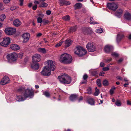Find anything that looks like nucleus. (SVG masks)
<instances>
[{"instance_id":"obj_1","label":"nucleus","mask_w":131,"mask_h":131,"mask_svg":"<svg viewBox=\"0 0 131 131\" xmlns=\"http://www.w3.org/2000/svg\"><path fill=\"white\" fill-rule=\"evenodd\" d=\"M18 91L22 92V95L17 96L16 98L17 101L20 102L26 100V98H32L34 96V91L32 89H27L25 90L23 87L20 88L18 89Z\"/></svg>"},{"instance_id":"obj_2","label":"nucleus","mask_w":131,"mask_h":131,"mask_svg":"<svg viewBox=\"0 0 131 131\" xmlns=\"http://www.w3.org/2000/svg\"><path fill=\"white\" fill-rule=\"evenodd\" d=\"M45 64L46 66L41 72V74L44 76H49L51 74V71H54L55 67L52 60L47 61Z\"/></svg>"},{"instance_id":"obj_3","label":"nucleus","mask_w":131,"mask_h":131,"mask_svg":"<svg viewBox=\"0 0 131 131\" xmlns=\"http://www.w3.org/2000/svg\"><path fill=\"white\" fill-rule=\"evenodd\" d=\"M58 79L61 83L64 84H69L71 82V78L66 73L59 76Z\"/></svg>"},{"instance_id":"obj_4","label":"nucleus","mask_w":131,"mask_h":131,"mask_svg":"<svg viewBox=\"0 0 131 131\" xmlns=\"http://www.w3.org/2000/svg\"><path fill=\"white\" fill-rule=\"evenodd\" d=\"M59 60L62 63L68 64L71 62L72 59V57L70 55L65 53L61 55Z\"/></svg>"},{"instance_id":"obj_5","label":"nucleus","mask_w":131,"mask_h":131,"mask_svg":"<svg viewBox=\"0 0 131 131\" xmlns=\"http://www.w3.org/2000/svg\"><path fill=\"white\" fill-rule=\"evenodd\" d=\"M17 56L15 53H11L7 56L6 58L9 61H15L17 60Z\"/></svg>"},{"instance_id":"obj_6","label":"nucleus","mask_w":131,"mask_h":131,"mask_svg":"<svg viewBox=\"0 0 131 131\" xmlns=\"http://www.w3.org/2000/svg\"><path fill=\"white\" fill-rule=\"evenodd\" d=\"M88 51L90 52H93L96 50V47L95 44L92 42H88L86 46Z\"/></svg>"},{"instance_id":"obj_7","label":"nucleus","mask_w":131,"mask_h":131,"mask_svg":"<svg viewBox=\"0 0 131 131\" xmlns=\"http://www.w3.org/2000/svg\"><path fill=\"white\" fill-rule=\"evenodd\" d=\"M16 31L15 28H7L5 29V31L6 34L8 35H12L14 34Z\"/></svg>"},{"instance_id":"obj_8","label":"nucleus","mask_w":131,"mask_h":131,"mask_svg":"<svg viewBox=\"0 0 131 131\" xmlns=\"http://www.w3.org/2000/svg\"><path fill=\"white\" fill-rule=\"evenodd\" d=\"M32 63H36L40 61L41 56L40 54H36L32 56Z\"/></svg>"},{"instance_id":"obj_9","label":"nucleus","mask_w":131,"mask_h":131,"mask_svg":"<svg viewBox=\"0 0 131 131\" xmlns=\"http://www.w3.org/2000/svg\"><path fill=\"white\" fill-rule=\"evenodd\" d=\"M10 43V38L7 37L3 38L2 42L0 43V45L4 47H7Z\"/></svg>"},{"instance_id":"obj_10","label":"nucleus","mask_w":131,"mask_h":131,"mask_svg":"<svg viewBox=\"0 0 131 131\" xmlns=\"http://www.w3.org/2000/svg\"><path fill=\"white\" fill-rule=\"evenodd\" d=\"M107 6L109 9L114 11L116 10L118 7L117 4L114 2L107 4Z\"/></svg>"},{"instance_id":"obj_11","label":"nucleus","mask_w":131,"mask_h":131,"mask_svg":"<svg viewBox=\"0 0 131 131\" xmlns=\"http://www.w3.org/2000/svg\"><path fill=\"white\" fill-rule=\"evenodd\" d=\"M22 37L23 39V43H26L29 40L30 37V35L29 33H25L22 35Z\"/></svg>"},{"instance_id":"obj_12","label":"nucleus","mask_w":131,"mask_h":131,"mask_svg":"<svg viewBox=\"0 0 131 131\" xmlns=\"http://www.w3.org/2000/svg\"><path fill=\"white\" fill-rule=\"evenodd\" d=\"M9 78L6 76L4 77L0 82V84L2 85L6 84L9 82Z\"/></svg>"},{"instance_id":"obj_13","label":"nucleus","mask_w":131,"mask_h":131,"mask_svg":"<svg viewBox=\"0 0 131 131\" xmlns=\"http://www.w3.org/2000/svg\"><path fill=\"white\" fill-rule=\"evenodd\" d=\"M124 35L122 33H119L117 35L116 38V41L118 43L124 37Z\"/></svg>"},{"instance_id":"obj_14","label":"nucleus","mask_w":131,"mask_h":131,"mask_svg":"<svg viewBox=\"0 0 131 131\" xmlns=\"http://www.w3.org/2000/svg\"><path fill=\"white\" fill-rule=\"evenodd\" d=\"M113 49V47L110 45H106L104 49L106 53L109 52Z\"/></svg>"},{"instance_id":"obj_15","label":"nucleus","mask_w":131,"mask_h":131,"mask_svg":"<svg viewBox=\"0 0 131 131\" xmlns=\"http://www.w3.org/2000/svg\"><path fill=\"white\" fill-rule=\"evenodd\" d=\"M124 18L126 20L129 21L131 20V14L128 12H127L124 14Z\"/></svg>"},{"instance_id":"obj_16","label":"nucleus","mask_w":131,"mask_h":131,"mask_svg":"<svg viewBox=\"0 0 131 131\" xmlns=\"http://www.w3.org/2000/svg\"><path fill=\"white\" fill-rule=\"evenodd\" d=\"M10 48L15 51L17 50L20 49V47L18 45L16 44H12L10 46Z\"/></svg>"},{"instance_id":"obj_17","label":"nucleus","mask_w":131,"mask_h":131,"mask_svg":"<svg viewBox=\"0 0 131 131\" xmlns=\"http://www.w3.org/2000/svg\"><path fill=\"white\" fill-rule=\"evenodd\" d=\"M87 99V101L89 104L92 105H94V101L93 99L90 97H88Z\"/></svg>"},{"instance_id":"obj_18","label":"nucleus","mask_w":131,"mask_h":131,"mask_svg":"<svg viewBox=\"0 0 131 131\" xmlns=\"http://www.w3.org/2000/svg\"><path fill=\"white\" fill-rule=\"evenodd\" d=\"M87 52L86 50L83 48L82 47V48L79 53L78 56L81 57L85 54Z\"/></svg>"},{"instance_id":"obj_19","label":"nucleus","mask_w":131,"mask_h":131,"mask_svg":"<svg viewBox=\"0 0 131 131\" xmlns=\"http://www.w3.org/2000/svg\"><path fill=\"white\" fill-rule=\"evenodd\" d=\"M123 13V10L122 9H119L117 10L115 15L118 17H120L122 16Z\"/></svg>"},{"instance_id":"obj_20","label":"nucleus","mask_w":131,"mask_h":131,"mask_svg":"<svg viewBox=\"0 0 131 131\" xmlns=\"http://www.w3.org/2000/svg\"><path fill=\"white\" fill-rule=\"evenodd\" d=\"M21 24V22L18 19L15 20L13 22V24L15 26L18 27Z\"/></svg>"},{"instance_id":"obj_21","label":"nucleus","mask_w":131,"mask_h":131,"mask_svg":"<svg viewBox=\"0 0 131 131\" xmlns=\"http://www.w3.org/2000/svg\"><path fill=\"white\" fill-rule=\"evenodd\" d=\"M72 40L70 39H67L65 41V46L67 47L70 46L72 43Z\"/></svg>"},{"instance_id":"obj_22","label":"nucleus","mask_w":131,"mask_h":131,"mask_svg":"<svg viewBox=\"0 0 131 131\" xmlns=\"http://www.w3.org/2000/svg\"><path fill=\"white\" fill-rule=\"evenodd\" d=\"M78 97V95L76 94L71 95L70 97V99L72 101H74L77 99Z\"/></svg>"},{"instance_id":"obj_23","label":"nucleus","mask_w":131,"mask_h":131,"mask_svg":"<svg viewBox=\"0 0 131 131\" xmlns=\"http://www.w3.org/2000/svg\"><path fill=\"white\" fill-rule=\"evenodd\" d=\"M31 68L37 70L39 69V65L38 63H32L31 66Z\"/></svg>"},{"instance_id":"obj_24","label":"nucleus","mask_w":131,"mask_h":131,"mask_svg":"<svg viewBox=\"0 0 131 131\" xmlns=\"http://www.w3.org/2000/svg\"><path fill=\"white\" fill-rule=\"evenodd\" d=\"M81 48L82 47H77L74 52L78 56L80 50L81 49Z\"/></svg>"},{"instance_id":"obj_25","label":"nucleus","mask_w":131,"mask_h":131,"mask_svg":"<svg viewBox=\"0 0 131 131\" xmlns=\"http://www.w3.org/2000/svg\"><path fill=\"white\" fill-rule=\"evenodd\" d=\"M82 7V4L81 3H76L74 5V8L75 9H80Z\"/></svg>"},{"instance_id":"obj_26","label":"nucleus","mask_w":131,"mask_h":131,"mask_svg":"<svg viewBox=\"0 0 131 131\" xmlns=\"http://www.w3.org/2000/svg\"><path fill=\"white\" fill-rule=\"evenodd\" d=\"M77 28V27L76 26H75L71 27L69 30V32H71L75 31L76 30Z\"/></svg>"},{"instance_id":"obj_27","label":"nucleus","mask_w":131,"mask_h":131,"mask_svg":"<svg viewBox=\"0 0 131 131\" xmlns=\"http://www.w3.org/2000/svg\"><path fill=\"white\" fill-rule=\"evenodd\" d=\"M38 50L39 52L43 53H45L46 52V50L45 48H39L38 49Z\"/></svg>"},{"instance_id":"obj_28","label":"nucleus","mask_w":131,"mask_h":131,"mask_svg":"<svg viewBox=\"0 0 131 131\" xmlns=\"http://www.w3.org/2000/svg\"><path fill=\"white\" fill-rule=\"evenodd\" d=\"M95 91L94 93V95L95 96H97L99 95V89H97L96 87L95 88Z\"/></svg>"},{"instance_id":"obj_29","label":"nucleus","mask_w":131,"mask_h":131,"mask_svg":"<svg viewBox=\"0 0 131 131\" xmlns=\"http://www.w3.org/2000/svg\"><path fill=\"white\" fill-rule=\"evenodd\" d=\"M43 94L47 97H49L50 96V94L47 91H46L43 92Z\"/></svg>"},{"instance_id":"obj_30","label":"nucleus","mask_w":131,"mask_h":131,"mask_svg":"<svg viewBox=\"0 0 131 131\" xmlns=\"http://www.w3.org/2000/svg\"><path fill=\"white\" fill-rule=\"evenodd\" d=\"M6 16L5 14H3L0 15V20L1 21H3L5 19Z\"/></svg>"},{"instance_id":"obj_31","label":"nucleus","mask_w":131,"mask_h":131,"mask_svg":"<svg viewBox=\"0 0 131 131\" xmlns=\"http://www.w3.org/2000/svg\"><path fill=\"white\" fill-rule=\"evenodd\" d=\"M62 18L65 21H68L70 19V17L69 15H66L63 17Z\"/></svg>"},{"instance_id":"obj_32","label":"nucleus","mask_w":131,"mask_h":131,"mask_svg":"<svg viewBox=\"0 0 131 131\" xmlns=\"http://www.w3.org/2000/svg\"><path fill=\"white\" fill-rule=\"evenodd\" d=\"M90 23L92 24H98L97 22L94 21V19L92 17L90 18Z\"/></svg>"},{"instance_id":"obj_33","label":"nucleus","mask_w":131,"mask_h":131,"mask_svg":"<svg viewBox=\"0 0 131 131\" xmlns=\"http://www.w3.org/2000/svg\"><path fill=\"white\" fill-rule=\"evenodd\" d=\"M115 104L117 106H120L121 105V103L120 101L119 100H117Z\"/></svg>"},{"instance_id":"obj_34","label":"nucleus","mask_w":131,"mask_h":131,"mask_svg":"<svg viewBox=\"0 0 131 131\" xmlns=\"http://www.w3.org/2000/svg\"><path fill=\"white\" fill-rule=\"evenodd\" d=\"M17 57H18L20 58H22L23 55V53L21 52L19 53L18 54L17 53Z\"/></svg>"},{"instance_id":"obj_35","label":"nucleus","mask_w":131,"mask_h":131,"mask_svg":"<svg viewBox=\"0 0 131 131\" xmlns=\"http://www.w3.org/2000/svg\"><path fill=\"white\" fill-rule=\"evenodd\" d=\"M108 82L107 80H105L103 82V84L105 86H107L108 85Z\"/></svg>"},{"instance_id":"obj_36","label":"nucleus","mask_w":131,"mask_h":131,"mask_svg":"<svg viewBox=\"0 0 131 131\" xmlns=\"http://www.w3.org/2000/svg\"><path fill=\"white\" fill-rule=\"evenodd\" d=\"M48 6V4L44 2H43L41 5H40V6L45 7H47Z\"/></svg>"},{"instance_id":"obj_37","label":"nucleus","mask_w":131,"mask_h":131,"mask_svg":"<svg viewBox=\"0 0 131 131\" xmlns=\"http://www.w3.org/2000/svg\"><path fill=\"white\" fill-rule=\"evenodd\" d=\"M97 84L100 87H101V83L100 80V79H97L96 81Z\"/></svg>"},{"instance_id":"obj_38","label":"nucleus","mask_w":131,"mask_h":131,"mask_svg":"<svg viewBox=\"0 0 131 131\" xmlns=\"http://www.w3.org/2000/svg\"><path fill=\"white\" fill-rule=\"evenodd\" d=\"M87 94H91L92 93V89L90 87L88 88L87 90Z\"/></svg>"},{"instance_id":"obj_39","label":"nucleus","mask_w":131,"mask_h":131,"mask_svg":"<svg viewBox=\"0 0 131 131\" xmlns=\"http://www.w3.org/2000/svg\"><path fill=\"white\" fill-rule=\"evenodd\" d=\"M103 31V30L102 28H100L96 30V32L98 33H101Z\"/></svg>"},{"instance_id":"obj_40","label":"nucleus","mask_w":131,"mask_h":131,"mask_svg":"<svg viewBox=\"0 0 131 131\" xmlns=\"http://www.w3.org/2000/svg\"><path fill=\"white\" fill-rule=\"evenodd\" d=\"M63 41H62L59 42V43H57V44H56L55 46V47H58L60 46L62 44V43L63 42Z\"/></svg>"},{"instance_id":"obj_41","label":"nucleus","mask_w":131,"mask_h":131,"mask_svg":"<svg viewBox=\"0 0 131 131\" xmlns=\"http://www.w3.org/2000/svg\"><path fill=\"white\" fill-rule=\"evenodd\" d=\"M60 4L61 6H62L64 5L65 0H59Z\"/></svg>"},{"instance_id":"obj_42","label":"nucleus","mask_w":131,"mask_h":131,"mask_svg":"<svg viewBox=\"0 0 131 131\" xmlns=\"http://www.w3.org/2000/svg\"><path fill=\"white\" fill-rule=\"evenodd\" d=\"M37 22L38 23H41L42 21V18L40 17H39L37 18Z\"/></svg>"},{"instance_id":"obj_43","label":"nucleus","mask_w":131,"mask_h":131,"mask_svg":"<svg viewBox=\"0 0 131 131\" xmlns=\"http://www.w3.org/2000/svg\"><path fill=\"white\" fill-rule=\"evenodd\" d=\"M111 55L112 56L115 57H117L118 56V54H117L116 52H112Z\"/></svg>"},{"instance_id":"obj_44","label":"nucleus","mask_w":131,"mask_h":131,"mask_svg":"<svg viewBox=\"0 0 131 131\" xmlns=\"http://www.w3.org/2000/svg\"><path fill=\"white\" fill-rule=\"evenodd\" d=\"M109 70V67H104L103 68V70L104 71H108Z\"/></svg>"},{"instance_id":"obj_45","label":"nucleus","mask_w":131,"mask_h":131,"mask_svg":"<svg viewBox=\"0 0 131 131\" xmlns=\"http://www.w3.org/2000/svg\"><path fill=\"white\" fill-rule=\"evenodd\" d=\"M70 4V3L68 1H66L65 0V2L64 3V5H69Z\"/></svg>"},{"instance_id":"obj_46","label":"nucleus","mask_w":131,"mask_h":131,"mask_svg":"<svg viewBox=\"0 0 131 131\" xmlns=\"http://www.w3.org/2000/svg\"><path fill=\"white\" fill-rule=\"evenodd\" d=\"M88 76L86 74H85L84 75L83 77V79L86 80L88 78Z\"/></svg>"},{"instance_id":"obj_47","label":"nucleus","mask_w":131,"mask_h":131,"mask_svg":"<svg viewBox=\"0 0 131 131\" xmlns=\"http://www.w3.org/2000/svg\"><path fill=\"white\" fill-rule=\"evenodd\" d=\"M11 0H3V1L4 3H9Z\"/></svg>"},{"instance_id":"obj_48","label":"nucleus","mask_w":131,"mask_h":131,"mask_svg":"<svg viewBox=\"0 0 131 131\" xmlns=\"http://www.w3.org/2000/svg\"><path fill=\"white\" fill-rule=\"evenodd\" d=\"M37 8V5L36 4L34 6L32 7V9L34 10H35Z\"/></svg>"},{"instance_id":"obj_49","label":"nucleus","mask_w":131,"mask_h":131,"mask_svg":"<svg viewBox=\"0 0 131 131\" xmlns=\"http://www.w3.org/2000/svg\"><path fill=\"white\" fill-rule=\"evenodd\" d=\"M23 1H24V0H19V2H20V6H22L23 5Z\"/></svg>"},{"instance_id":"obj_50","label":"nucleus","mask_w":131,"mask_h":131,"mask_svg":"<svg viewBox=\"0 0 131 131\" xmlns=\"http://www.w3.org/2000/svg\"><path fill=\"white\" fill-rule=\"evenodd\" d=\"M112 60V59L111 58H110L106 59L105 61L106 62H109L110 61H111Z\"/></svg>"},{"instance_id":"obj_51","label":"nucleus","mask_w":131,"mask_h":131,"mask_svg":"<svg viewBox=\"0 0 131 131\" xmlns=\"http://www.w3.org/2000/svg\"><path fill=\"white\" fill-rule=\"evenodd\" d=\"M105 73V72L103 71L100 72L99 74V75L101 76H104V74Z\"/></svg>"},{"instance_id":"obj_52","label":"nucleus","mask_w":131,"mask_h":131,"mask_svg":"<svg viewBox=\"0 0 131 131\" xmlns=\"http://www.w3.org/2000/svg\"><path fill=\"white\" fill-rule=\"evenodd\" d=\"M51 12L50 10H48L46 12V14L48 15H49L51 14Z\"/></svg>"},{"instance_id":"obj_53","label":"nucleus","mask_w":131,"mask_h":131,"mask_svg":"<svg viewBox=\"0 0 131 131\" xmlns=\"http://www.w3.org/2000/svg\"><path fill=\"white\" fill-rule=\"evenodd\" d=\"M42 35V34L41 33H38L36 35L37 37H40Z\"/></svg>"},{"instance_id":"obj_54","label":"nucleus","mask_w":131,"mask_h":131,"mask_svg":"<svg viewBox=\"0 0 131 131\" xmlns=\"http://www.w3.org/2000/svg\"><path fill=\"white\" fill-rule=\"evenodd\" d=\"M87 82V80L83 79L82 80L81 83L82 84H85Z\"/></svg>"},{"instance_id":"obj_55","label":"nucleus","mask_w":131,"mask_h":131,"mask_svg":"<svg viewBox=\"0 0 131 131\" xmlns=\"http://www.w3.org/2000/svg\"><path fill=\"white\" fill-rule=\"evenodd\" d=\"M100 66L101 67H103L105 66L103 62H101L100 63Z\"/></svg>"},{"instance_id":"obj_56","label":"nucleus","mask_w":131,"mask_h":131,"mask_svg":"<svg viewBox=\"0 0 131 131\" xmlns=\"http://www.w3.org/2000/svg\"><path fill=\"white\" fill-rule=\"evenodd\" d=\"M16 8L15 7H12L10 8V9L12 10H13L16 9Z\"/></svg>"},{"instance_id":"obj_57","label":"nucleus","mask_w":131,"mask_h":131,"mask_svg":"<svg viewBox=\"0 0 131 131\" xmlns=\"http://www.w3.org/2000/svg\"><path fill=\"white\" fill-rule=\"evenodd\" d=\"M83 99V97L82 96H81L80 97L79 99L78 100V101L79 102H80V101H82Z\"/></svg>"},{"instance_id":"obj_58","label":"nucleus","mask_w":131,"mask_h":131,"mask_svg":"<svg viewBox=\"0 0 131 131\" xmlns=\"http://www.w3.org/2000/svg\"><path fill=\"white\" fill-rule=\"evenodd\" d=\"M112 89H111L110 90V93L111 95H112L114 92V90Z\"/></svg>"},{"instance_id":"obj_59","label":"nucleus","mask_w":131,"mask_h":131,"mask_svg":"<svg viewBox=\"0 0 131 131\" xmlns=\"http://www.w3.org/2000/svg\"><path fill=\"white\" fill-rule=\"evenodd\" d=\"M127 104L128 105H131V102L129 100H128L127 101Z\"/></svg>"},{"instance_id":"obj_60","label":"nucleus","mask_w":131,"mask_h":131,"mask_svg":"<svg viewBox=\"0 0 131 131\" xmlns=\"http://www.w3.org/2000/svg\"><path fill=\"white\" fill-rule=\"evenodd\" d=\"M43 22H44L46 24H47L49 22V21L48 20H43Z\"/></svg>"},{"instance_id":"obj_61","label":"nucleus","mask_w":131,"mask_h":131,"mask_svg":"<svg viewBox=\"0 0 131 131\" xmlns=\"http://www.w3.org/2000/svg\"><path fill=\"white\" fill-rule=\"evenodd\" d=\"M123 60V59L122 58H121L119 59L118 61V63H120Z\"/></svg>"},{"instance_id":"obj_62","label":"nucleus","mask_w":131,"mask_h":131,"mask_svg":"<svg viewBox=\"0 0 131 131\" xmlns=\"http://www.w3.org/2000/svg\"><path fill=\"white\" fill-rule=\"evenodd\" d=\"M128 83H126L124 84V86L125 87H127V85H128Z\"/></svg>"},{"instance_id":"obj_63","label":"nucleus","mask_w":131,"mask_h":131,"mask_svg":"<svg viewBox=\"0 0 131 131\" xmlns=\"http://www.w3.org/2000/svg\"><path fill=\"white\" fill-rule=\"evenodd\" d=\"M34 3L35 4H39V2L38 1H35Z\"/></svg>"},{"instance_id":"obj_64","label":"nucleus","mask_w":131,"mask_h":131,"mask_svg":"<svg viewBox=\"0 0 131 131\" xmlns=\"http://www.w3.org/2000/svg\"><path fill=\"white\" fill-rule=\"evenodd\" d=\"M32 3H30L28 5V7H30L32 6Z\"/></svg>"}]
</instances>
